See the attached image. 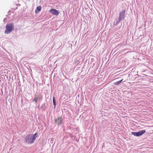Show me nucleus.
<instances>
[{"label": "nucleus", "mask_w": 153, "mask_h": 153, "mask_svg": "<svg viewBox=\"0 0 153 153\" xmlns=\"http://www.w3.org/2000/svg\"><path fill=\"white\" fill-rule=\"evenodd\" d=\"M41 7L40 6H38L36 8V9L35 10V13H38L39 11L41 10Z\"/></svg>", "instance_id": "obj_7"}, {"label": "nucleus", "mask_w": 153, "mask_h": 153, "mask_svg": "<svg viewBox=\"0 0 153 153\" xmlns=\"http://www.w3.org/2000/svg\"><path fill=\"white\" fill-rule=\"evenodd\" d=\"M123 79H122L120 81H117L116 82H114V84L115 85H117L120 83L122 82L123 81Z\"/></svg>", "instance_id": "obj_8"}, {"label": "nucleus", "mask_w": 153, "mask_h": 153, "mask_svg": "<svg viewBox=\"0 0 153 153\" xmlns=\"http://www.w3.org/2000/svg\"><path fill=\"white\" fill-rule=\"evenodd\" d=\"M146 132L145 130H142L137 132V136H139L141 135Z\"/></svg>", "instance_id": "obj_6"}, {"label": "nucleus", "mask_w": 153, "mask_h": 153, "mask_svg": "<svg viewBox=\"0 0 153 153\" xmlns=\"http://www.w3.org/2000/svg\"><path fill=\"white\" fill-rule=\"evenodd\" d=\"M33 101H35L36 103L37 101V98H34L33 100Z\"/></svg>", "instance_id": "obj_11"}, {"label": "nucleus", "mask_w": 153, "mask_h": 153, "mask_svg": "<svg viewBox=\"0 0 153 153\" xmlns=\"http://www.w3.org/2000/svg\"><path fill=\"white\" fill-rule=\"evenodd\" d=\"M53 103L54 106V107H55L56 105V102L55 100V97H53Z\"/></svg>", "instance_id": "obj_9"}, {"label": "nucleus", "mask_w": 153, "mask_h": 153, "mask_svg": "<svg viewBox=\"0 0 153 153\" xmlns=\"http://www.w3.org/2000/svg\"><path fill=\"white\" fill-rule=\"evenodd\" d=\"M131 134L135 136H137V132H131Z\"/></svg>", "instance_id": "obj_10"}, {"label": "nucleus", "mask_w": 153, "mask_h": 153, "mask_svg": "<svg viewBox=\"0 0 153 153\" xmlns=\"http://www.w3.org/2000/svg\"><path fill=\"white\" fill-rule=\"evenodd\" d=\"M125 12V10H124L122 12L120 13V16L119 17V21L123 20L124 18V13Z\"/></svg>", "instance_id": "obj_5"}, {"label": "nucleus", "mask_w": 153, "mask_h": 153, "mask_svg": "<svg viewBox=\"0 0 153 153\" xmlns=\"http://www.w3.org/2000/svg\"><path fill=\"white\" fill-rule=\"evenodd\" d=\"M54 121L58 125H60L62 122V120L61 117H58L57 119H55Z\"/></svg>", "instance_id": "obj_4"}, {"label": "nucleus", "mask_w": 153, "mask_h": 153, "mask_svg": "<svg viewBox=\"0 0 153 153\" xmlns=\"http://www.w3.org/2000/svg\"><path fill=\"white\" fill-rule=\"evenodd\" d=\"M13 28V24H7L6 26V29L5 31V33L6 34H8L12 31Z\"/></svg>", "instance_id": "obj_2"}, {"label": "nucleus", "mask_w": 153, "mask_h": 153, "mask_svg": "<svg viewBox=\"0 0 153 153\" xmlns=\"http://www.w3.org/2000/svg\"><path fill=\"white\" fill-rule=\"evenodd\" d=\"M49 12L53 15L56 16L58 15L59 13V12L57 10L53 8L49 10Z\"/></svg>", "instance_id": "obj_3"}, {"label": "nucleus", "mask_w": 153, "mask_h": 153, "mask_svg": "<svg viewBox=\"0 0 153 153\" xmlns=\"http://www.w3.org/2000/svg\"><path fill=\"white\" fill-rule=\"evenodd\" d=\"M37 133H36L34 134L27 135L25 137L26 142L30 144L33 143L37 137Z\"/></svg>", "instance_id": "obj_1"}]
</instances>
